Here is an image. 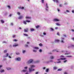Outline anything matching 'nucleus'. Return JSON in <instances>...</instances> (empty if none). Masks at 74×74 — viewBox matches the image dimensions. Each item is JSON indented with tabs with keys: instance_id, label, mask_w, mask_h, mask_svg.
<instances>
[{
	"instance_id": "obj_1",
	"label": "nucleus",
	"mask_w": 74,
	"mask_h": 74,
	"mask_svg": "<svg viewBox=\"0 0 74 74\" xmlns=\"http://www.w3.org/2000/svg\"><path fill=\"white\" fill-rule=\"evenodd\" d=\"M31 67L29 69V71H34V69H32V68L34 67L35 66L34 65H31L30 66Z\"/></svg>"
},
{
	"instance_id": "obj_2",
	"label": "nucleus",
	"mask_w": 74,
	"mask_h": 74,
	"mask_svg": "<svg viewBox=\"0 0 74 74\" xmlns=\"http://www.w3.org/2000/svg\"><path fill=\"white\" fill-rule=\"evenodd\" d=\"M33 60L32 59H30L29 61H28L27 62L28 63V64H30V63H32V62H33Z\"/></svg>"
},
{
	"instance_id": "obj_3",
	"label": "nucleus",
	"mask_w": 74,
	"mask_h": 74,
	"mask_svg": "<svg viewBox=\"0 0 74 74\" xmlns=\"http://www.w3.org/2000/svg\"><path fill=\"white\" fill-rule=\"evenodd\" d=\"M64 40V38H61V40L60 41L61 42H62V43H64V41H63V40Z\"/></svg>"
},
{
	"instance_id": "obj_4",
	"label": "nucleus",
	"mask_w": 74,
	"mask_h": 74,
	"mask_svg": "<svg viewBox=\"0 0 74 74\" xmlns=\"http://www.w3.org/2000/svg\"><path fill=\"white\" fill-rule=\"evenodd\" d=\"M66 58H61V59H58V60H66Z\"/></svg>"
},
{
	"instance_id": "obj_5",
	"label": "nucleus",
	"mask_w": 74,
	"mask_h": 74,
	"mask_svg": "<svg viewBox=\"0 0 74 74\" xmlns=\"http://www.w3.org/2000/svg\"><path fill=\"white\" fill-rule=\"evenodd\" d=\"M24 32H28V31H29V29L28 28H26L25 29H24Z\"/></svg>"
},
{
	"instance_id": "obj_6",
	"label": "nucleus",
	"mask_w": 74,
	"mask_h": 74,
	"mask_svg": "<svg viewBox=\"0 0 74 74\" xmlns=\"http://www.w3.org/2000/svg\"><path fill=\"white\" fill-rule=\"evenodd\" d=\"M53 21L54 22H58V21H59V20L58 19H54Z\"/></svg>"
},
{
	"instance_id": "obj_7",
	"label": "nucleus",
	"mask_w": 74,
	"mask_h": 74,
	"mask_svg": "<svg viewBox=\"0 0 74 74\" xmlns=\"http://www.w3.org/2000/svg\"><path fill=\"white\" fill-rule=\"evenodd\" d=\"M16 60H18V61H21V58H19V57H18L17 58H16Z\"/></svg>"
},
{
	"instance_id": "obj_8",
	"label": "nucleus",
	"mask_w": 74,
	"mask_h": 74,
	"mask_svg": "<svg viewBox=\"0 0 74 74\" xmlns=\"http://www.w3.org/2000/svg\"><path fill=\"white\" fill-rule=\"evenodd\" d=\"M60 41V40L59 39L55 40V42H58Z\"/></svg>"
},
{
	"instance_id": "obj_9",
	"label": "nucleus",
	"mask_w": 74,
	"mask_h": 74,
	"mask_svg": "<svg viewBox=\"0 0 74 74\" xmlns=\"http://www.w3.org/2000/svg\"><path fill=\"white\" fill-rule=\"evenodd\" d=\"M23 18V16H21L18 18V19H22Z\"/></svg>"
},
{
	"instance_id": "obj_10",
	"label": "nucleus",
	"mask_w": 74,
	"mask_h": 74,
	"mask_svg": "<svg viewBox=\"0 0 74 74\" xmlns=\"http://www.w3.org/2000/svg\"><path fill=\"white\" fill-rule=\"evenodd\" d=\"M71 47H74V45H71V46H69L68 48H70Z\"/></svg>"
},
{
	"instance_id": "obj_11",
	"label": "nucleus",
	"mask_w": 74,
	"mask_h": 74,
	"mask_svg": "<svg viewBox=\"0 0 74 74\" xmlns=\"http://www.w3.org/2000/svg\"><path fill=\"white\" fill-rule=\"evenodd\" d=\"M18 8L19 9H22V10H23V9H24V7H23L21 8V7H18Z\"/></svg>"
},
{
	"instance_id": "obj_12",
	"label": "nucleus",
	"mask_w": 74,
	"mask_h": 74,
	"mask_svg": "<svg viewBox=\"0 0 74 74\" xmlns=\"http://www.w3.org/2000/svg\"><path fill=\"white\" fill-rule=\"evenodd\" d=\"M17 46H18V45L17 44L13 45V47H17Z\"/></svg>"
},
{
	"instance_id": "obj_13",
	"label": "nucleus",
	"mask_w": 74,
	"mask_h": 74,
	"mask_svg": "<svg viewBox=\"0 0 74 74\" xmlns=\"http://www.w3.org/2000/svg\"><path fill=\"white\" fill-rule=\"evenodd\" d=\"M34 49H38L39 48L37 47H34Z\"/></svg>"
},
{
	"instance_id": "obj_14",
	"label": "nucleus",
	"mask_w": 74,
	"mask_h": 74,
	"mask_svg": "<svg viewBox=\"0 0 74 74\" xmlns=\"http://www.w3.org/2000/svg\"><path fill=\"white\" fill-rule=\"evenodd\" d=\"M23 23H24V24H25V25H26V24H27V23H26V21H23Z\"/></svg>"
},
{
	"instance_id": "obj_15",
	"label": "nucleus",
	"mask_w": 74,
	"mask_h": 74,
	"mask_svg": "<svg viewBox=\"0 0 74 74\" xmlns=\"http://www.w3.org/2000/svg\"><path fill=\"white\" fill-rule=\"evenodd\" d=\"M1 22L2 23H4V21L2 20L1 21Z\"/></svg>"
},
{
	"instance_id": "obj_16",
	"label": "nucleus",
	"mask_w": 74,
	"mask_h": 74,
	"mask_svg": "<svg viewBox=\"0 0 74 74\" xmlns=\"http://www.w3.org/2000/svg\"><path fill=\"white\" fill-rule=\"evenodd\" d=\"M30 30L31 32H33V31L34 30V29H33L32 28Z\"/></svg>"
},
{
	"instance_id": "obj_17",
	"label": "nucleus",
	"mask_w": 74,
	"mask_h": 74,
	"mask_svg": "<svg viewBox=\"0 0 74 74\" xmlns=\"http://www.w3.org/2000/svg\"><path fill=\"white\" fill-rule=\"evenodd\" d=\"M48 71H49V69H47L45 71L47 72H48Z\"/></svg>"
},
{
	"instance_id": "obj_18",
	"label": "nucleus",
	"mask_w": 74,
	"mask_h": 74,
	"mask_svg": "<svg viewBox=\"0 0 74 74\" xmlns=\"http://www.w3.org/2000/svg\"><path fill=\"white\" fill-rule=\"evenodd\" d=\"M23 34L24 36H26L27 37H28V35L26 34Z\"/></svg>"
},
{
	"instance_id": "obj_19",
	"label": "nucleus",
	"mask_w": 74,
	"mask_h": 74,
	"mask_svg": "<svg viewBox=\"0 0 74 74\" xmlns=\"http://www.w3.org/2000/svg\"><path fill=\"white\" fill-rule=\"evenodd\" d=\"M50 58L51 59H53V58H54L52 56H51Z\"/></svg>"
},
{
	"instance_id": "obj_20",
	"label": "nucleus",
	"mask_w": 74,
	"mask_h": 74,
	"mask_svg": "<svg viewBox=\"0 0 74 74\" xmlns=\"http://www.w3.org/2000/svg\"><path fill=\"white\" fill-rule=\"evenodd\" d=\"M26 22H28V23H29V22H30V21H29V20H26Z\"/></svg>"
},
{
	"instance_id": "obj_21",
	"label": "nucleus",
	"mask_w": 74,
	"mask_h": 74,
	"mask_svg": "<svg viewBox=\"0 0 74 74\" xmlns=\"http://www.w3.org/2000/svg\"><path fill=\"white\" fill-rule=\"evenodd\" d=\"M25 18L26 19H30L31 18V17H26Z\"/></svg>"
},
{
	"instance_id": "obj_22",
	"label": "nucleus",
	"mask_w": 74,
	"mask_h": 74,
	"mask_svg": "<svg viewBox=\"0 0 74 74\" xmlns=\"http://www.w3.org/2000/svg\"><path fill=\"white\" fill-rule=\"evenodd\" d=\"M53 69H54V70H56V69H57V67L56 66H54L53 67Z\"/></svg>"
},
{
	"instance_id": "obj_23",
	"label": "nucleus",
	"mask_w": 74,
	"mask_h": 74,
	"mask_svg": "<svg viewBox=\"0 0 74 74\" xmlns=\"http://www.w3.org/2000/svg\"><path fill=\"white\" fill-rule=\"evenodd\" d=\"M7 69L8 70H11V69L10 68H7Z\"/></svg>"
},
{
	"instance_id": "obj_24",
	"label": "nucleus",
	"mask_w": 74,
	"mask_h": 74,
	"mask_svg": "<svg viewBox=\"0 0 74 74\" xmlns=\"http://www.w3.org/2000/svg\"><path fill=\"white\" fill-rule=\"evenodd\" d=\"M7 52V50H5L4 51V53H6Z\"/></svg>"
},
{
	"instance_id": "obj_25",
	"label": "nucleus",
	"mask_w": 74,
	"mask_h": 74,
	"mask_svg": "<svg viewBox=\"0 0 74 74\" xmlns=\"http://www.w3.org/2000/svg\"><path fill=\"white\" fill-rule=\"evenodd\" d=\"M22 71H23V72H26V71H27V70H23Z\"/></svg>"
},
{
	"instance_id": "obj_26",
	"label": "nucleus",
	"mask_w": 74,
	"mask_h": 74,
	"mask_svg": "<svg viewBox=\"0 0 74 74\" xmlns=\"http://www.w3.org/2000/svg\"><path fill=\"white\" fill-rule=\"evenodd\" d=\"M40 27V25H37L36 26V27L37 29H38V28H39Z\"/></svg>"
},
{
	"instance_id": "obj_27",
	"label": "nucleus",
	"mask_w": 74,
	"mask_h": 74,
	"mask_svg": "<svg viewBox=\"0 0 74 74\" xmlns=\"http://www.w3.org/2000/svg\"><path fill=\"white\" fill-rule=\"evenodd\" d=\"M8 53H7L6 54V56H5V57H8Z\"/></svg>"
},
{
	"instance_id": "obj_28",
	"label": "nucleus",
	"mask_w": 74,
	"mask_h": 74,
	"mask_svg": "<svg viewBox=\"0 0 74 74\" xmlns=\"http://www.w3.org/2000/svg\"><path fill=\"white\" fill-rule=\"evenodd\" d=\"M13 41H15V42H16V41H17L18 40L16 39H14Z\"/></svg>"
},
{
	"instance_id": "obj_29",
	"label": "nucleus",
	"mask_w": 74,
	"mask_h": 74,
	"mask_svg": "<svg viewBox=\"0 0 74 74\" xmlns=\"http://www.w3.org/2000/svg\"><path fill=\"white\" fill-rule=\"evenodd\" d=\"M39 45L40 47H42V45L41 43Z\"/></svg>"
},
{
	"instance_id": "obj_30",
	"label": "nucleus",
	"mask_w": 74,
	"mask_h": 74,
	"mask_svg": "<svg viewBox=\"0 0 74 74\" xmlns=\"http://www.w3.org/2000/svg\"><path fill=\"white\" fill-rule=\"evenodd\" d=\"M56 25L57 26H60V25L58 23H56Z\"/></svg>"
},
{
	"instance_id": "obj_31",
	"label": "nucleus",
	"mask_w": 74,
	"mask_h": 74,
	"mask_svg": "<svg viewBox=\"0 0 74 74\" xmlns=\"http://www.w3.org/2000/svg\"><path fill=\"white\" fill-rule=\"evenodd\" d=\"M4 70H2L1 71V73H2L3 72H4Z\"/></svg>"
},
{
	"instance_id": "obj_32",
	"label": "nucleus",
	"mask_w": 74,
	"mask_h": 74,
	"mask_svg": "<svg viewBox=\"0 0 74 74\" xmlns=\"http://www.w3.org/2000/svg\"><path fill=\"white\" fill-rule=\"evenodd\" d=\"M26 52V51L25 50H23V53H25Z\"/></svg>"
},
{
	"instance_id": "obj_33",
	"label": "nucleus",
	"mask_w": 74,
	"mask_h": 74,
	"mask_svg": "<svg viewBox=\"0 0 74 74\" xmlns=\"http://www.w3.org/2000/svg\"><path fill=\"white\" fill-rule=\"evenodd\" d=\"M17 14H18V15H20V13L19 12H17Z\"/></svg>"
},
{
	"instance_id": "obj_34",
	"label": "nucleus",
	"mask_w": 74,
	"mask_h": 74,
	"mask_svg": "<svg viewBox=\"0 0 74 74\" xmlns=\"http://www.w3.org/2000/svg\"><path fill=\"white\" fill-rule=\"evenodd\" d=\"M59 6L60 7H62V5L61 4H60L59 5Z\"/></svg>"
},
{
	"instance_id": "obj_35",
	"label": "nucleus",
	"mask_w": 74,
	"mask_h": 74,
	"mask_svg": "<svg viewBox=\"0 0 74 74\" xmlns=\"http://www.w3.org/2000/svg\"><path fill=\"white\" fill-rule=\"evenodd\" d=\"M7 7L9 9H10V8H11V7L9 6V5H8L7 6Z\"/></svg>"
},
{
	"instance_id": "obj_36",
	"label": "nucleus",
	"mask_w": 74,
	"mask_h": 74,
	"mask_svg": "<svg viewBox=\"0 0 74 74\" xmlns=\"http://www.w3.org/2000/svg\"><path fill=\"white\" fill-rule=\"evenodd\" d=\"M33 52H37V50H33Z\"/></svg>"
},
{
	"instance_id": "obj_37",
	"label": "nucleus",
	"mask_w": 74,
	"mask_h": 74,
	"mask_svg": "<svg viewBox=\"0 0 74 74\" xmlns=\"http://www.w3.org/2000/svg\"><path fill=\"white\" fill-rule=\"evenodd\" d=\"M46 5L47 8H48V4H47V3H46Z\"/></svg>"
},
{
	"instance_id": "obj_38",
	"label": "nucleus",
	"mask_w": 74,
	"mask_h": 74,
	"mask_svg": "<svg viewBox=\"0 0 74 74\" xmlns=\"http://www.w3.org/2000/svg\"><path fill=\"white\" fill-rule=\"evenodd\" d=\"M55 1H56V3H59V1L57 0H55Z\"/></svg>"
},
{
	"instance_id": "obj_39",
	"label": "nucleus",
	"mask_w": 74,
	"mask_h": 74,
	"mask_svg": "<svg viewBox=\"0 0 74 74\" xmlns=\"http://www.w3.org/2000/svg\"><path fill=\"white\" fill-rule=\"evenodd\" d=\"M62 70V69H58V71H61Z\"/></svg>"
},
{
	"instance_id": "obj_40",
	"label": "nucleus",
	"mask_w": 74,
	"mask_h": 74,
	"mask_svg": "<svg viewBox=\"0 0 74 74\" xmlns=\"http://www.w3.org/2000/svg\"><path fill=\"white\" fill-rule=\"evenodd\" d=\"M67 60H65V61H64V62H64V63H66V62H67Z\"/></svg>"
},
{
	"instance_id": "obj_41",
	"label": "nucleus",
	"mask_w": 74,
	"mask_h": 74,
	"mask_svg": "<svg viewBox=\"0 0 74 74\" xmlns=\"http://www.w3.org/2000/svg\"><path fill=\"white\" fill-rule=\"evenodd\" d=\"M39 52H42V50L40 49L39 50Z\"/></svg>"
},
{
	"instance_id": "obj_42",
	"label": "nucleus",
	"mask_w": 74,
	"mask_h": 74,
	"mask_svg": "<svg viewBox=\"0 0 74 74\" xmlns=\"http://www.w3.org/2000/svg\"><path fill=\"white\" fill-rule=\"evenodd\" d=\"M44 0H42V3H44Z\"/></svg>"
},
{
	"instance_id": "obj_43",
	"label": "nucleus",
	"mask_w": 74,
	"mask_h": 74,
	"mask_svg": "<svg viewBox=\"0 0 74 74\" xmlns=\"http://www.w3.org/2000/svg\"><path fill=\"white\" fill-rule=\"evenodd\" d=\"M16 55H19V53H16Z\"/></svg>"
},
{
	"instance_id": "obj_44",
	"label": "nucleus",
	"mask_w": 74,
	"mask_h": 74,
	"mask_svg": "<svg viewBox=\"0 0 74 74\" xmlns=\"http://www.w3.org/2000/svg\"><path fill=\"white\" fill-rule=\"evenodd\" d=\"M43 35H46V33L45 32H43Z\"/></svg>"
},
{
	"instance_id": "obj_45",
	"label": "nucleus",
	"mask_w": 74,
	"mask_h": 74,
	"mask_svg": "<svg viewBox=\"0 0 74 74\" xmlns=\"http://www.w3.org/2000/svg\"><path fill=\"white\" fill-rule=\"evenodd\" d=\"M15 37V35H14L13 36V38H14V37Z\"/></svg>"
},
{
	"instance_id": "obj_46",
	"label": "nucleus",
	"mask_w": 74,
	"mask_h": 74,
	"mask_svg": "<svg viewBox=\"0 0 74 74\" xmlns=\"http://www.w3.org/2000/svg\"><path fill=\"white\" fill-rule=\"evenodd\" d=\"M60 57H61V58H62V57L64 58V56H60Z\"/></svg>"
},
{
	"instance_id": "obj_47",
	"label": "nucleus",
	"mask_w": 74,
	"mask_h": 74,
	"mask_svg": "<svg viewBox=\"0 0 74 74\" xmlns=\"http://www.w3.org/2000/svg\"><path fill=\"white\" fill-rule=\"evenodd\" d=\"M40 62V61H38H38H37L36 62V63H38V62Z\"/></svg>"
},
{
	"instance_id": "obj_48",
	"label": "nucleus",
	"mask_w": 74,
	"mask_h": 74,
	"mask_svg": "<svg viewBox=\"0 0 74 74\" xmlns=\"http://www.w3.org/2000/svg\"><path fill=\"white\" fill-rule=\"evenodd\" d=\"M69 54H70V53H65V55H69Z\"/></svg>"
},
{
	"instance_id": "obj_49",
	"label": "nucleus",
	"mask_w": 74,
	"mask_h": 74,
	"mask_svg": "<svg viewBox=\"0 0 74 74\" xmlns=\"http://www.w3.org/2000/svg\"><path fill=\"white\" fill-rule=\"evenodd\" d=\"M25 69H27V67H25L24 68Z\"/></svg>"
},
{
	"instance_id": "obj_50",
	"label": "nucleus",
	"mask_w": 74,
	"mask_h": 74,
	"mask_svg": "<svg viewBox=\"0 0 74 74\" xmlns=\"http://www.w3.org/2000/svg\"><path fill=\"white\" fill-rule=\"evenodd\" d=\"M66 57H72V56H66Z\"/></svg>"
},
{
	"instance_id": "obj_51",
	"label": "nucleus",
	"mask_w": 74,
	"mask_h": 74,
	"mask_svg": "<svg viewBox=\"0 0 74 74\" xmlns=\"http://www.w3.org/2000/svg\"><path fill=\"white\" fill-rule=\"evenodd\" d=\"M25 47H28V45H25Z\"/></svg>"
},
{
	"instance_id": "obj_52",
	"label": "nucleus",
	"mask_w": 74,
	"mask_h": 74,
	"mask_svg": "<svg viewBox=\"0 0 74 74\" xmlns=\"http://www.w3.org/2000/svg\"><path fill=\"white\" fill-rule=\"evenodd\" d=\"M57 35H58V36H59V32L57 33Z\"/></svg>"
},
{
	"instance_id": "obj_53",
	"label": "nucleus",
	"mask_w": 74,
	"mask_h": 74,
	"mask_svg": "<svg viewBox=\"0 0 74 74\" xmlns=\"http://www.w3.org/2000/svg\"><path fill=\"white\" fill-rule=\"evenodd\" d=\"M51 30L52 31H53V28H51Z\"/></svg>"
},
{
	"instance_id": "obj_54",
	"label": "nucleus",
	"mask_w": 74,
	"mask_h": 74,
	"mask_svg": "<svg viewBox=\"0 0 74 74\" xmlns=\"http://www.w3.org/2000/svg\"><path fill=\"white\" fill-rule=\"evenodd\" d=\"M66 12H69V10H66Z\"/></svg>"
},
{
	"instance_id": "obj_55",
	"label": "nucleus",
	"mask_w": 74,
	"mask_h": 74,
	"mask_svg": "<svg viewBox=\"0 0 74 74\" xmlns=\"http://www.w3.org/2000/svg\"><path fill=\"white\" fill-rule=\"evenodd\" d=\"M2 67H3L2 65H0V69Z\"/></svg>"
},
{
	"instance_id": "obj_56",
	"label": "nucleus",
	"mask_w": 74,
	"mask_h": 74,
	"mask_svg": "<svg viewBox=\"0 0 74 74\" xmlns=\"http://www.w3.org/2000/svg\"><path fill=\"white\" fill-rule=\"evenodd\" d=\"M13 23H11V25H12V26H13Z\"/></svg>"
},
{
	"instance_id": "obj_57",
	"label": "nucleus",
	"mask_w": 74,
	"mask_h": 74,
	"mask_svg": "<svg viewBox=\"0 0 74 74\" xmlns=\"http://www.w3.org/2000/svg\"><path fill=\"white\" fill-rule=\"evenodd\" d=\"M61 62L60 61H59V62H57V63H61Z\"/></svg>"
},
{
	"instance_id": "obj_58",
	"label": "nucleus",
	"mask_w": 74,
	"mask_h": 74,
	"mask_svg": "<svg viewBox=\"0 0 74 74\" xmlns=\"http://www.w3.org/2000/svg\"><path fill=\"white\" fill-rule=\"evenodd\" d=\"M58 29V27H55V29Z\"/></svg>"
},
{
	"instance_id": "obj_59",
	"label": "nucleus",
	"mask_w": 74,
	"mask_h": 74,
	"mask_svg": "<svg viewBox=\"0 0 74 74\" xmlns=\"http://www.w3.org/2000/svg\"><path fill=\"white\" fill-rule=\"evenodd\" d=\"M43 69L44 70H45V67H44L43 68Z\"/></svg>"
},
{
	"instance_id": "obj_60",
	"label": "nucleus",
	"mask_w": 74,
	"mask_h": 74,
	"mask_svg": "<svg viewBox=\"0 0 74 74\" xmlns=\"http://www.w3.org/2000/svg\"><path fill=\"white\" fill-rule=\"evenodd\" d=\"M72 40H73V41H74V38H72Z\"/></svg>"
},
{
	"instance_id": "obj_61",
	"label": "nucleus",
	"mask_w": 74,
	"mask_h": 74,
	"mask_svg": "<svg viewBox=\"0 0 74 74\" xmlns=\"http://www.w3.org/2000/svg\"><path fill=\"white\" fill-rule=\"evenodd\" d=\"M72 12L73 13H74V10H72Z\"/></svg>"
},
{
	"instance_id": "obj_62",
	"label": "nucleus",
	"mask_w": 74,
	"mask_h": 74,
	"mask_svg": "<svg viewBox=\"0 0 74 74\" xmlns=\"http://www.w3.org/2000/svg\"><path fill=\"white\" fill-rule=\"evenodd\" d=\"M71 30H72V32H74V29H72Z\"/></svg>"
},
{
	"instance_id": "obj_63",
	"label": "nucleus",
	"mask_w": 74,
	"mask_h": 74,
	"mask_svg": "<svg viewBox=\"0 0 74 74\" xmlns=\"http://www.w3.org/2000/svg\"><path fill=\"white\" fill-rule=\"evenodd\" d=\"M9 58H11V56H9Z\"/></svg>"
},
{
	"instance_id": "obj_64",
	"label": "nucleus",
	"mask_w": 74,
	"mask_h": 74,
	"mask_svg": "<svg viewBox=\"0 0 74 74\" xmlns=\"http://www.w3.org/2000/svg\"><path fill=\"white\" fill-rule=\"evenodd\" d=\"M38 72H36V73H35V74H38Z\"/></svg>"
}]
</instances>
